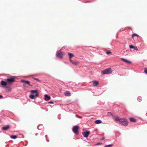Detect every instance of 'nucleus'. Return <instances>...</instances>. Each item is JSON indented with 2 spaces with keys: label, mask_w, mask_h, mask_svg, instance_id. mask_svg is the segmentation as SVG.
I'll list each match as a JSON object with an SVG mask.
<instances>
[{
  "label": "nucleus",
  "mask_w": 147,
  "mask_h": 147,
  "mask_svg": "<svg viewBox=\"0 0 147 147\" xmlns=\"http://www.w3.org/2000/svg\"><path fill=\"white\" fill-rule=\"evenodd\" d=\"M128 123L127 119L125 118L121 119L119 120L120 123L124 126H127L128 125Z\"/></svg>",
  "instance_id": "obj_2"
},
{
  "label": "nucleus",
  "mask_w": 147,
  "mask_h": 147,
  "mask_svg": "<svg viewBox=\"0 0 147 147\" xmlns=\"http://www.w3.org/2000/svg\"><path fill=\"white\" fill-rule=\"evenodd\" d=\"M112 53L111 52L109 51H107L106 52V53L107 55H109L110 54H111Z\"/></svg>",
  "instance_id": "obj_25"
},
{
  "label": "nucleus",
  "mask_w": 147,
  "mask_h": 147,
  "mask_svg": "<svg viewBox=\"0 0 147 147\" xmlns=\"http://www.w3.org/2000/svg\"><path fill=\"white\" fill-rule=\"evenodd\" d=\"M22 82L24 83L25 84H27L30 85V82L28 81H25L24 80H21Z\"/></svg>",
  "instance_id": "obj_16"
},
{
  "label": "nucleus",
  "mask_w": 147,
  "mask_h": 147,
  "mask_svg": "<svg viewBox=\"0 0 147 147\" xmlns=\"http://www.w3.org/2000/svg\"><path fill=\"white\" fill-rule=\"evenodd\" d=\"M134 48L135 50H138V48L136 47H134Z\"/></svg>",
  "instance_id": "obj_29"
},
{
  "label": "nucleus",
  "mask_w": 147,
  "mask_h": 147,
  "mask_svg": "<svg viewBox=\"0 0 147 147\" xmlns=\"http://www.w3.org/2000/svg\"><path fill=\"white\" fill-rule=\"evenodd\" d=\"M121 119L119 118V117H115V119L116 121H119V120Z\"/></svg>",
  "instance_id": "obj_19"
},
{
  "label": "nucleus",
  "mask_w": 147,
  "mask_h": 147,
  "mask_svg": "<svg viewBox=\"0 0 147 147\" xmlns=\"http://www.w3.org/2000/svg\"><path fill=\"white\" fill-rule=\"evenodd\" d=\"M104 138H102V139H101V140H104Z\"/></svg>",
  "instance_id": "obj_31"
},
{
  "label": "nucleus",
  "mask_w": 147,
  "mask_h": 147,
  "mask_svg": "<svg viewBox=\"0 0 147 147\" xmlns=\"http://www.w3.org/2000/svg\"><path fill=\"white\" fill-rule=\"evenodd\" d=\"M100 144V143H98L97 144V145H98V144Z\"/></svg>",
  "instance_id": "obj_32"
},
{
  "label": "nucleus",
  "mask_w": 147,
  "mask_h": 147,
  "mask_svg": "<svg viewBox=\"0 0 147 147\" xmlns=\"http://www.w3.org/2000/svg\"><path fill=\"white\" fill-rule=\"evenodd\" d=\"M63 53L62 51H59L57 52L56 55L58 57L62 59L63 55Z\"/></svg>",
  "instance_id": "obj_5"
},
{
  "label": "nucleus",
  "mask_w": 147,
  "mask_h": 147,
  "mask_svg": "<svg viewBox=\"0 0 147 147\" xmlns=\"http://www.w3.org/2000/svg\"><path fill=\"white\" fill-rule=\"evenodd\" d=\"M121 59L123 61L126 62V63H129V64L131 63V62L130 61L127 60V59H125L123 58H121Z\"/></svg>",
  "instance_id": "obj_12"
},
{
  "label": "nucleus",
  "mask_w": 147,
  "mask_h": 147,
  "mask_svg": "<svg viewBox=\"0 0 147 147\" xmlns=\"http://www.w3.org/2000/svg\"><path fill=\"white\" fill-rule=\"evenodd\" d=\"M68 54L69 56V61H70V60H71V57H74V55H73V54L71 53H68Z\"/></svg>",
  "instance_id": "obj_14"
},
{
  "label": "nucleus",
  "mask_w": 147,
  "mask_h": 147,
  "mask_svg": "<svg viewBox=\"0 0 147 147\" xmlns=\"http://www.w3.org/2000/svg\"><path fill=\"white\" fill-rule=\"evenodd\" d=\"M93 86H97L98 84V82L96 81H93Z\"/></svg>",
  "instance_id": "obj_15"
},
{
  "label": "nucleus",
  "mask_w": 147,
  "mask_h": 147,
  "mask_svg": "<svg viewBox=\"0 0 147 147\" xmlns=\"http://www.w3.org/2000/svg\"><path fill=\"white\" fill-rule=\"evenodd\" d=\"M129 120L133 122H135L136 121V120L133 118H129Z\"/></svg>",
  "instance_id": "obj_18"
},
{
  "label": "nucleus",
  "mask_w": 147,
  "mask_h": 147,
  "mask_svg": "<svg viewBox=\"0 0 147 147\" xmlns=\"http://www.w3.org/2000/svg\"><path fill=\"white\" fill-rule=\"evenodd\" d=\"M3 96H2L1 95H0V98H3Z\"/></svg>",
  "instance_id": "obj_30"
},
{
  "label": "nucleus",
  "mask_w": 147,
  "mask_h": 147,
  "mask_svg": "<svg viewBox=\"0 0 147 147\" xmlns=\"http://www.w3.org/2000/svg\"><path fill=\"white\" fill-rule=\"evenodd\" d=\"M11 138H13V139H15L17 138V137L16 135H11Z\"/></svg>",
  "instance_id": "obj_20"
},
{
  "label": "nucleus",
  "mask_w": 147,
  "mask_h": 147,
  "mask_svg": "<svg viewBox=\"0 0 147 147\" xmlns=\"http://www.w3.org/2000/svg\"><path fill=\"white\" fill-rule=\"evenodd\" d=\"M5 80L8 84H12L15 81L14 78L12 77L8 78L7 79Z\"/></svg>",
  "instance_id": "obj_4"
},
{
  "label": "nucleus",
  "mask_w": 147,
  "mask_h": 147,
  "mask_svg": "<svg viewBox=\"0 0 147 147\" xmlns=\"http://www.w3.org/2000/svg\"><path fill=\"white\" fill-rule=\"evenodd\" d=\"M70 61L73 64L75 65H77L79 64V62L78 61L75 62L72 60Z\"/></svg>",
  "instance_id": "obj_13"
},
{
  "label": "nucleus",
  "mask_w": 147,
  "mask_h": 147,
  "mask_svg": "<svg viewBox=\"0 0 147 147\" xmlns=\"http://www.w3.org/2000/svg\"><path fill=\"white\" fill-rule=\"evenodd\" d=\"M102 121L99 120H96L94 121V123L96 124H98L101 123Z\"/></svg>",
  "instance_id": "obj_17"
},
{
  "label": "nucleus",
  "mask_w": 147,
  "mask_h": 147,
  "mask_svg": "<svg viewBox=\"0 0 147 147\" xmlns=\"http://www.w3.org/2000/svg\"><path fill=\"white\" fill-rule=\"evenodd\" d=\"M112 71L111 68L106 69L102 71V73L103 74H109L112 72Z\"/></svg>",
  "instance_id": "obj_3"
},
{
  "label": "nucleus",
  "mask_w": 147,
  "mask_h": 147,
  "mask_svg": "<svg viewBox=\"0 0 147 147\" xmlns=\"http://www.w3.org/2000/svg\"><path fill=\"white\" fill-rule=\"evenodd\" d=\"M79 128V127L78 126H75L73 127V131L75 134H78V130Z\"/></svg>",
  "instance_id": "obj_6"
},
{
  "label": "nucleus",
  "mask_w": 147,
  "mask_h": 147,
  "mask_svg": "<svg viewBox=\"0 0 147 147\" xmlns=\"http://www.w3.org/2000/svg\"><path fill=\"white\" fill-rule=\"evenodd\" d=\"M90 132L86 131L82 133V134L85 137L87 138L90 134Z\"/></svg>",
  "instance_id": "obj_7"
},
{
  "label": "nucleus",
  "mask_w": 147,
  "mask_h": 147,
  "mask_svg": "<svg viewBox=\"0 0 147 147\" xmlns=\"http://www.w3.org/2000/svg\"><path fill=\"white\" fill-rule=\"evenodd\" d=\"M113 146L112 144L107 145L105 146L104 147H112Z\"/></svg>",
  "instance_id": "obj_23"
},
{
  "label": "nucleus",
  "mask_w": 147,
  "mask_h": 147,
  "mask_svg": "<svg viewBox=\"0 0 147 147\" xmlns=\"http://www.w3.org/2000/svg\"><path fill=\"white\" fill-rule=\"evenodd\" d=\"M38 90H32L31 91V92L32 94L29 96V97L32 99H33L35 98V97H38L39 94L37 92Z\"/></svg>",
  "instance_id": "obj_1"
},
{
  "label": "nucleus",
  "mask_w": 147,
  "mask_h": 147,
  "mask_svg": "<svg viewBox=\"0 0 147 147\" xmlns=\"http://www.w3.org/2000/svg\"><path fill=\"white\" fill-rule=\"evenodd\" d=\"M79 117L80 118H82V117Z\"/></svg>",
  "instance_id": "obj_33"
},
{
  "label": "nucleus",
  "mask_w": 147,
  "mask_h": 147,
  "mask_svg": "<svg viewBox=\"0 0 147 147\" xmlns=\"http://www.w3.org/2000/svg\"><path fill=\"white\" fill-rule=\"evenodd\" d=\"M129 47L130 49H133L134 47L132 45H130Z\"/></svg>",
  "instance_id": "obj_26"
},
{
  "label": "nucleus",
  "mask_w": 147,
  "mask_h": 147,
  "mask_svg": "<svg viewBox=\"0 0 147 147\" xmlns=\"http://www.w3.org/2000/svg\"><path fill=\"white\" fill-rule=\"evenodd\" d=\"M10 127V126L9 125L7 126H4L2 127V129L4 130H6L8 129Z\"/></svg>",
  "instance_id": "obj_9"
},
{
  "label": "nucleus",
  "mask_w": 147,
  "mask_h": 147,
  "mask_svg": "<svg viewBox=\"0 0 147 147\" xmlns=\"http://www.w3.org/2000/svg\"><path fill=\"white\" fill-rule=\"evenodd\" d=\"M144 72L147 74V68L144 69Z\"/></svg>",
  "instance_id": "obj_27"
},
{
  "label": "nucleus",
  "mask_w": 147,
  "mask_h": 147,
  "mask_svg": "<svg viewBox=\"0 0 147 147\" xmlns=\"http://www.w3.org/2000/svg\"><path fill=\"white\" fill-rule=\"evenodd\" d=\"M70 92L69 91H66L64 93L65 96H70Z\"/></svg>",
  "instance_id": "obj_10"
},
{
  "label": "nucleus",
  "mask_w": 147,
  "mask_h": 147,
  "mask_svg": "<svg viewBox=\"0 0 147 147\" xmlns=\"http://www.w3.org/2000/svg\"><path fill=\"white\" fill-rule=\"evenodd\" d=\"M135 36L138 37V35H137V34H133V35H132V38H133Z\"/></svg>",
  "instance_id": "obj_22"
},
{
  "label": "nucleus",
  "mask_w": 147,
  "mask_h": 147,
  "mask_svg": "<svg viewBox=\"0 0 147 147\" xmlns=\"http://www.w3.org/2000/svg\"><path fill=\"white\" fill-rule=\"evenodd\" d=\"M49 104H53V102L52 101H50L48 102Z\"/></svg>",
  "instance_id": "obj_28"
},
{
  "label": "nucleus",
  "mask_w": 147,
  "mask_h": 147,
  "mask_svg": "<svg viewBox=\"0 0 147 147\" xmlns=\"http://www.w3.org/2000/svg\"><path fill=\"white\" fill-rule=\"evenodd\" d=\"M45 97V100H50L51 99V97L50 96H48L47 94H45L44 95Z\"/></svg>",
  "instance_id": "obj_8"
},
{
  "label": "nucleus",
  "mask_w": 147,
  "mask_h": 147,
  "mask_svg": "<svg viewBox=\"0 0 147 147\" xmlns=\"http://www.w3.org/2000/svg\"><path fill=\"white\" fill-rule=\"evenodd\" d=\"M33 79H34V80H37L38 82H40V80H39L38 79V78H33Z\"/></svg>",
  "instance_id": "obj_24"
},
{
  "label": "nucleus",
  "mask_w": 147,
  "mask_h": 147,
  "mask_svg": "<svg viewBox=\"0 0 147 147\" xmlns=\"http://www.w3.org/2000/svg\"><path fill=\"white\" fill-rule=\"evenodd\" d=\"M7 83L6 82L4 81H1V84L3 86H6L7 85Z\"/></svg>",
  "instance_id": "obj_11"
},
{
  "label": "nucleus",
  "mask_w": 147,
  "mask_h": 147,
  "mask_svg": "<svg viewBox=\"0 0 147 147\" xmlns=\"http://www.w3.org/2000/svg\"><path fill=\"white\" fill-rule=\"evenodd\" d=\"M146 114H147V113H146Z\"/></svg>",
  "instance_id": "obj_34"
},
{
  "label": "nucleus",
  "mask_w": 147,
  "mask_h": 147,
  "mask_svg": "<svg viewBox=\"0 0 147 147\" xmlns=\"http://www.w3.org/2000/svg\"><path fill=\"white\" fill-rule=\"evenodd\" d=\"M142 100V97L141 96H139L137 98V100L139 101H141Z\"/></svg>",
  "instance_id": "obj_21"
}]
</instances>
